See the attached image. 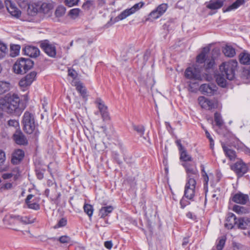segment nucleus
<instances>
[{
    "label": "nucleus",
    "mask_w": 250,
    "mask_h": 250,
    "mask_svg": "<svg viewBox=\"0 0 250 250\" xmlns=\"http://www.w3.org/2000/svg\"><path fill=\"white\" fill-rule=\"evenodd\" d=\"M2 99L4 112L19 116L24 108L22 104L20 103V98L17 94H8Z\"/></svg>",
    "instance_id": "f257e3e1"
},
{
    "label": "nucleus",
    "mask_w": 250,
    "mask_h": 250,
    "mask_svg": "<svg viewBox=\"0 0 250 250\" xmlns=\"http://www.w3.org/2000/svg\"><path fill=\"white\" fill-rule=\"evenodd\" d=\"M22 124L23 129L26 133L30 134L34 133V136L37 137L40 132L37 129V125L35 124L34 115L31 113L26 111L23 116Z\"/></svg>",
    "instance_id": "f03ea898"
},
{
    "label": "nucleus",
    "mask_w": 250,
    "mask_h": 250,
    "mask_svg": "<svg viewBox=\"0 0 250 250\" xmlns=\"http://www.w3.org/2000/svg\"><path fill=\"white\" fill-rule=\"evenodd\" d=\"M237 66V62L231 60L228 62H223L220 66V70L223 75H225L226 79L232 80L235 77V72Z\"/></svg>",
    "instance_id": "7ed1b4c3"
},
{
    "label": "nucleus",
    "mask_w": 250,
    "mask_h": 250,
    "mask_svg": "<svg viewBox=\"0 0 250 250\" xmlns=\"http://www.w3.org/2000/svg\"><path fill=\"white\" fill-rule=\"evenodd\" d=\"M34 65V62L30 59L21 58L16 61L13 66V70L17 74H22L30 69Z\"/></svg>",
    "instance_id": "20e7f679"
},
{
    "label": "nucleus",
    "mask_w": 250,
    "mask_h": 250,
    "mask_svg": "<svg viewBox=\"0 0 250 250\" xmlns=\"http://www.w3.org/2000/svg\"><path fill=\"white\" fill-rule=\"evenodd\" d=\"M182 166L185 168L187 180H195L196 181L199 178V174L194 162H184Z\"/></svg>",
    "instance_id": "39448f33"
},
{
    "label": "nucleus",
    "mask_w": 250,
    "mask_h": 250,
    "mask_svg": "<svg viewBox=\"0 0 250 250\" xmlns=\"http://www.w3.org/2000/svg\"><path fill=\"white\" fill-rule=\"evenodd\" d=\"M185 77L192 80L202 81L203 76L201 75V70L196 65L195 67L187 68L185 72Z\"/></svg>",
    "instance_id": "423d86ee"
},
{
    "label": "nucleus",
    "mask_w": 250,
    "mask_h": 250,
    "mask_svg": "<svg viewBox=\"0 0 250 250\" xmlns=\"http://www.w3.org/2000/svg\"><path fill=\"white\" fill-rule=\"evenodd\" d=\"M36 75L37 73L35 71H32L21 79L19 84L23 91L28 88L33 81L35 80Z\"/></svg>",
    "instance_id": "0eeeda50"
},
{
    "label": "nucleus",
    "mask_w": 250,
    "mask_h": 250,
    "mask_svg": "<svg viewBox=\"0 0 250 250\" xmlns=\"http://www.w3.org/2000/svg\"><path fill=\"white\" fill-rule=\"evenodd\" d=\"M196 181L195 180H187L184 191V197L188 199L192 200L195 196Z\"/></svg>",
    "instance_id": "6e6552de"
},
{
    "label": "nucleus",
    "mask_w": 250,
    "mask_h": 250,
    "mask_svg": "<svg viewBox=\"0 0 250 250\" xmlns=\"http://www.w3.org/2000/svg\"><path fill=\"white\" fill-rule=\"evenodd\" d=\"M40 47L49 56L52 58L55 57L56 48L54 44L50 43L47 40H45L41 42Z\"/></svg>",
    "instance_id": "1a4fd4ad"
},
{
    "label": "nucleus",
    "mask_w": 250,
    "mask_h": 250,
    "mask_svg": "<svg viewBox=\"0 0 250 250\" xmlns=\"http://www.w3.org/2000/svg\"><path fill=\"white\" fill-rule=\"evenodd\" d=\"M13 139L15 142L21 146H26L28 141L24 134L20 129H17L13 135Z\"/></svg>",
    "instance_id": "9d476101"
},
{
    "label": "nucleus",
    "mask_w": 250,
    "mask_h": 250,
    "mask_svg": "<svg viewBox=\"0 0 250 250\" xmlns=\"http://www.w3.org/2000/svg\"><path fill=\"white\" fill-rule=\"evenodd\" d=\"M95 103L101 113L103 121L109 120L110 117L107 111V107L104 104V102L101 99L99 98L96 100Z\"/></svg>",
    "instance_id": "9b49d317"
},
{
    "label": "nucleus",
    "mask_w": 250,
    "mask_h": 250,
    "mask_svg": "<svg viewBox=\"0 0 250 250\" xmlns=\"http://www.w3.org/2000/svg\"><path fill=\"white\" fill-rule=\"evenodd\" d=\"M217 88L216 85L213 83H205L200 86L199 90L204 95L211 96L216 92Z\"/></svg>",
    "instance_id": "f8f14e48"
},
{
    "label": "nucleus",
    "mask_w": 250,
    "mask_h": 250,
    "mask_svg": "<svg viewBox=\"0 0 250 250\" xmlns=\"http://www.w3.org/2000/svg\"><path fill=\"white\" fill-rule=\"evenodd\" d=\"M198 101L199 104L203 108L208 110H211L214 108L216 104L214 101L208 100L203 96H200L198 98Z\"/></svg>",
    "instance_id": "ddd939ff"
},
{
    "label": "nucleus",
    "mask_w": 250,
    "mask_h": 250,
    "mask_svg": "<svg viewBox=\"0 0 250 250\" xmlns=\"http://www.w3.org/2000/svg\"><path fill=\"white\" fill-rule=\"evenodd\" d=\"M232 169L239 177L242 176L248 170L246 165L242 161L236 162L232 167Z\"/></svg>",
    "instance_id": "4468645a"
},
{
    "label": "nucleus",
    "mask_w": 250,
    "mask_h": 250,
    "mask_svg": "<svg viewBox=\"0 0 250 250\" xmlns=\"http://www.w3.org/2000/svg\"><path fill=\"white\" fill-rule=\"evenodd\" d=\"M68 77L71 84L75 86L76 89L78 91V78L76 71L73 68H68Z\"/></svg>",
    "instance_id": "2eb2a0df"
},
{
    "label": "nucleus",
    "mask_w": 250,
    "mask_h": 250,
    "mask_svg": "<svg viewBox=\"0 0 250 250\" xmlns=\"http://www.w3.org/2000/svg\"><path fill=\"white\" fill-rule=\"evenodd\" d=\"M232 200L237 204L245 205L249 202V197L247 194L239 192L234 194Z\"/></svg>",
    "instance_id": "dca6fc26"
},
{
    "label": "nucleus",
    "mask_w": 250,
    "mask_h": 250,
    "mask_svg": "<svg viewBox=\"0 0 250 250\" xmlns=\"http://www.w3.org/2000/svg\"><path fill=\"white\" fill-rule=\"evenodd\" d=\"M24 54L32 58H36L39 55L40 51L38 48L33 46H26L23 49Z\"/></svg>",
    "instance_id": "f3484780"
},
{
    "label": "nucleus",
    "mask_w": 250,
    "mask_h": 250,
    "mask_svg": "<svg viewBox=\"0 0 250 250\" xmlns=\"http://www.w3.org/2000/svg\"><path fill=\"white\" fill-rule=\"evenodd\" d=\"M6 8L10 15L14 17L19 18L21 15V12L18 8L15 6V4L12 3L11 1L6 3Z\"/></svg>",
    "instance_id": "a211bd4d"
},
{
    "label": "nucleus",
    "mask_w": 250,
    "mask_h": 250,
    "mask_svg": "<svg viewBox=\"0 0 250 250\" xmlns=\"http://www.w3.org/2000/svg\"><path fill=\"white\" fill-rule=\"evenodd\" d=\"M3 221L4 224L9 228H12V227L19 223L17 215L13 214L6 216Z\"/></svg>",
    "instance_id": "6ab92c4d"
},
{
    "label": "nucleus",
    "mask_w": 250,
    "mask_h": 250,
    "mask_svg": "<svg viewBox=\"0 0 250 250\" xmlns=\"http://www.w3.org/2000/svg\"><path fill=\"white\" fill-rule=\"evenodd\" d=\"M237 220L235 215L232 213H229L226 218L225 227L228 229H232L235 226H236Z\"/></svg>",
    "instance_id": "aec40b11"
},
{
    "label": "nucleus",
    "mask_w": 250,
    "mask_h": 250,
    "mask_svg": "<svg viewBox=\"0 0 250 250\" xmlns=\"http://www.w3.org/2000/svg\"><path fill=\"white\" fill-rule=\"evenodd\" d=\"M24 152L21 149L16 150L12 154L11 162L13 164H19L23 158Z\"/></svg>",
    "instance_id": "412c9836"
},
{
    "label": "nucleus",
    "mask_w": 250,
    "mask_h": 250,
    "mask_svg": "<svg viewBox=\"0 0 250 250\" xmlns=\"http://www.w3.org/2000/svg\"><path fill=\"white\" fill-rule=\"evenodd\" d=\"M88 96L89 94L86 88L83 83L79 82V99L82 98L83 101L82 104L86 103Z\"/></svg>",
    "instance_id": "4be33fe9"
},
{
    "label": "nucleus",
    "mask_w": 250,
    "mask_h": 250,
    "mask_svg": "<svg viewBox=\"0 0 250 250\" xmlns=\"http://www.w3.org/2000/svg\"><path fill=\"white\" fill-rule=\"evenodd\" d=\"M225 0H210L207 5V7L211 10L220 8L223 5Z\"/></svg>",
    "instance_id": "5701e85b"
},
{
    "label": "nucleus",
    "mask_w": 250,
    "mask_h": 250,
    "mask_svg": "<svg viewBox=\"0 0 250 250\" xmlns=\"http://www.w3.org/2000/svg\"><path fill=\"white\" fill-rule=\"evenodd\" d=\"M236 226L238 228L245 229L250 227V218H240L238 219Z\"/></svg>",
    "instance_id": "b1692460"
},
{
    "label": "nucleus",
    "mask_w": 250,
    "mask_h": 250,
    "mask_svg": "<svg viewBox=\"0 0 250 250\" xmlns=\"http://www.w3.org/2000/svg\"><path fill=\"white\" fill-rule=\"evenodd\" d=\"M33 197V195L32 194H29L25 199V204L28 208L30 209H32L35 210H39L40 208V205L36 202H32L30 201Z\"/></svg>",
    "instance_id": "393cba45"
},
{
    "label": "nucleus",
    "mask_w": 250,
    "mask_h": 250,
    "mask_svg": "<svg viewBox=\"0 0 250 250\" xmlns=\"http://www.w3.org/2000/svg\"><path fill=\"white\" fill-rule=\"evenodd\" d=\"M240 62L243 64H250V53L244 51L239 56Z\"/></svg>",
    "instance_id": "a878e982"
},
{
    "label": "nucleus",
    "mask_w": 250,
    "mask_h": 250,
    "mask_svg": "<svg viewBox=\"0 0 250 250\" xmlns=\"http://www.w3.org/2000/svg\"><path fill=\"white\" fill-rule=\"evenodd\" d=\"M223 52L226 56L230 58L233 57L236 54L235 49L231 46L227 45L223 48Z\"/></svg>",
    "instance_id": "bb28decb"
},
{
    "label": "nucleus",
    "mask_w": 250,
    "mask_h": 250,
    "mask_svg": "<svg viewBox=\"0 0 250 250\" xmlns=\"http://www.w3.org/2000/svg\"><path fill=\"white\" fill-rule=\"evenodd\" d=\"M113 210V208L111 206L102 207L99 212V216L101 218H104L110 213Z\"/></svg>",
    "instance_id": "cd10ccee"
},
{
    "label": "nucleus",
    "mask_w": 250,
    "mask_h": 250,
    "mask_svg": "<svg viewBox=\"0 0 250 250\" xmlns=\"http://www.w3.org/2000/svg\"><path fill=\"white\" fill-rule=\"evenodd\" d=\"M215 78L216 81L219 85L223 87L226 86V78L225 75L222 74L221 72H220V73L216 74Z\"/></svg>",
    "instance_id": "c85d7f7f"
},
{
    "label": "nucleus",
    "mask_w": 250,
    "mask_h": 250,
    "mask_svg": "<svg viewBox=\"0 0 250 250\" xmlns=\"http://www.w3.org/2000/svg\"><path fill=\"white\" fill-rule=\"evenodd\" d=\"M222 147L226 155L231 160L234 159L236 157L235 152L226 146L224 144L222 145Z\"/></svg>",
    "instance_id": "c756f323"
},
{
    "label": "nucleus",
    "mask_w": 250,
    "mask_h": 250,
    "mask_svg": "<svg viewBox=\"0 0 250 250\" xmlns=\"http://www.w3.org/2000/svg\"><path fill=\"white\" fill-rule=\"evenodd\" d=\"M245 3V0H236L231 5L229 6L224 12H228L238 8Z\"/></svg>",
    "instance_id": "7c9ffc66"
},
{
    "label": "nucleus",
    "mask_w": 250,
    "mask_h": 250,
    "mask_svg": "<svg viewBox=\"0 0 250 250\" xmlns=\"http://www.w3.org/2000/svg\"><path fill=\"white\" fill-rule=\"evenodd\" d=\"M132 14L133 13L130 9H126L115 18L114 22H117L119 21L123 20Z\"/></svg>",
    "instance_id": "2f4dec72"
},
{
    "label": "nucleus",
    "mask_w": 250,
    "mask_h": 250,
    "mask_svg": "<svg viewBox=\"0 0 250 250\" xmlns=\"http://www.w3.org/2000/svg\"><path fill=\"white\" fill-rule=\"evenodd\" d=\"M180 153V159L183 161L184 162H192V158L190 155H189L187 150L185 149L181 151Z\"/></svg>",
    "instance_id": "473e14b6"
},
{
    "label": "nucleus",
    "mask_w": 250,
    "mask_h": 250,
    "mask_svg": "<svg viewBox=\"0 0 250 250\" xmlns=\"http://www.w3.org/2000/svg\"><path fill=\"white\" fill-rule=\"evenodd\" d=\"M10 83L7 81H0V95L2 94L9 90Z\"/></svg>",
    "instance_id": "72a5a7b5"
},
{
    "label": "nucleus",
    "mask_w": 250,
    "mask_h": 250,
    "mask_svg": "<svg viewBox=\"0 0 250 250\" xmlns=\"http://www.w3.org/2000/svg\"><path fill=\"white\" fill-rule=\"evenodd\" d=\"M8 52L7 45L0 41V59L4 58L7 55Z\"/></svg>",
    "instance_id": "f704fd0d"
},
{
    "label": "nucleus",
    "mask_w": 250,
    "mask_h": 250,
    "mask_svg": "<svg viewBox=\"0 0 250 250\" xmlns=\"http://www.w3.org/2000/svg\"><path fill=\"white\" fill-rule=\"evenodd\" d=\"M233 210L238 214H246L249 212V209L246 207L239 205H234Z\"/></svg>",
    "instance_id": "c9c22d12"
},
{
    "label": "nucleus",
    "mask_w": 250,
    "mask_h": 250,
    "mask_svg": "<svg viewBox=\"0 0 250 250\" xmlns=\"http://www.w3.org/2000/svg\"><path fill=\"white\" fill-rule=\"evenodd\" d=\"M51 239L53 240H57L62 244H68L72 242L71 238L67 235H63L58 238H52Z\"/></svg>",
    "instance_id": "e433bc0d"
},
{
    "label": "nucleus",
    "mask_w": 250,
    "mask_h": 250,
    "mask_svg": "<svg viewBox=\"0 0 250 250\" xmlns=\"http://www.w3.org/2000/svg\"><path fill=\"white\" fill-rule=\"evenodd\" d=\"M215 65L214 60L213 59H207L204 63L205 68L208 71L211 69H213Z\"/></svg>",
    "instance_id": "4c0bfd02"
},
{
    "label": "nucleus",
    "mask_w": 250,
    "mask_h": 250,
    "mask_svg": "<svg viewBox=\"0 0 250 250\" xmlns=\"http://www.w3.org/2000/svg\"><path fill=\"white\" fill-rule=\"evenodd\" d=\"M197 62L199 64L205 63L207 60V58L206 57V54L204 52H202L199 55H198L197 57Z\"/></svg>",
    "instance_id": "58836bf2"
},
{
    "label": "nucleus",
    "mask_w": 250,
    "mask_h": 250,
    "mask_svg": "<svg viewBox=\"0 0 250 250\" xmlns=\"http://www.w3.org/2000/svg\"><path fill=\"white\" fill-rule=\"evenodd\" d=\"M132 126L133 129L136 131L141 137L144 135L145 129L143 125H133Z\"/></svg>",
    "instance_id": "ea45409f"
},
{
    "label": "nucleus",
    "mask_w": 250,
    "mask_h": 250,
    "mask_svg": "<svg viewBox=\"0 0 250 250\" xmlns=\"http://www.w3.org/2000/svg\"><path fill=\"white\" fill-rule=\"evenodd\" d=\"M65 7L63 6L60 5L55 11V15L57 17H61L65 14Z\"/></svg>",
    "instance_id": "a19ab883"
},
{
    "label": "nucleus",
    "mask_w": 250,
    "mask_h": 250,
    "mask_svg": "<svg viewBox=\"0 0 250 250\" xmlns=\"http://www.w3.org/2000/svg\"><path fill=\"white\" fill-rule=\"evenodd\" d=\"M168 8L167 4L166 3H162L158 5L156 8L157 12H158L161 16H162L167 11Z\"/></svg>",
    "instance_id": "79ce46f5"
},
{
    "label": "nucleus",
    "mask_w": 250,
    "mask_h": 250,
    "mask_svg": "<svg viewBox=\"0 0 250 250\" xmlns=\"http://www.w3.org/2000/svg\"><path fill=\"white\" fill-rule=\"evenodd\" d=\"M53 8V5L51 3L44 2L43 3L41 7V9L42 10V11L47 13L48 11Z\"/></svg>",
    "instance_id": "37998d69"
},
{
    "label": "nucleus",
    "mask_w": 250,
    "mask_h": 250,
    "mask_svg": "<svg viewBox=\"0 0 250 250\" xmlns=\"http://www.w3.org/2000/svg\"><path fill=\"white\" fill-rule=\"evenodd\" d=\"M83 209L84 212L88 215L89 217H91L93 212V208L91 205L89 204H85L83 206Z\"/></svg>",
    "instance_id": "c03bdc74"
},
{
    "label": "nucleus",
    "mask_w": 250,
    "mask_h": 250,
    "mask_svg": "<svg viewBox=\"0 0 250 250\" xmlns=\"http://www.w3.org/2000/svg\"><path fill=\"white\" fill-rule=\"evenodd\" d=\"M94 6L93 0H87L82 5V8L85 10H88Z\"/></svg>",
    "instance_id": "a18cd8bd"
},
{
    "label": "nucleus",
    "mask_w": 250,
    "mask_h": 250,
    "mask_svg": "<svg viewBox=\"0 0 250 250\" xmlns=\"http://www.w3.org/2000/svg\"><path fill=\"white\" fill-rule=\"evenodd\" d=\"M19 222H22L24 224H31L34 222L33 220H28L27 216H21L17 215Z\"/></svg>",
    "instance_id": "49530a36"
},
{
    "label": "nucleus",
    "mask_w": 250,
    "mask_h": 250,
    "mask_svg": "<svg viewBox=\"0 0 250 250\" xmlns=\"http://www.w3.org/2000/svg\"><path fill=\"white\" fill-rule=\"evenodd\" d=\"M161 16H162L158 12H157L155 9L149 13L148 19H150L151 20H155L159 18Z\"/></svg>",
    "instance_id": "de8ad7c7"
},
{
    "label": "nucleus",
    "mask_w": 250,
    "mask_h": 250,
    "mask_svg": "<svg viewBox=\"0 0 250 250\" xmlns=\"http://www.w3.org/2000/svg\"><path fill=\"white\" fill-rule=\"evenodd\" d=\"M214 121L217 126H221L222 125L223 122L222 120L221 116L218 112H216L214 114Z\"/></svg>",
    "instance_id": "09e8293b"
},
{
    "label": "nucleus",
    "mask_w": 250,
    "mask_h": 250,
    "mask_svg": "<svg viewBox=\"0 0 250 250\" xmlns=\"http://www.w3.org/2000/svg\"><path fill=\"white\" fill-rule=\"evenodd\" d=\"M67 219L65 218H61L58 222L57 224L55 226V228H59L63 227L67 224Z\"/></svg>",
    "instance_id": "8fccbe9b"
},
{
    "label": "nucleus",
    "mask_w": 250,
    "mask_h": 250,
    "mask_svg": "<svg viewBox=\"0 0 250 250\" xmlns=\"http://www.w3.org/2000/svg\"><path fill=\"white\" fill-rule=\"evenodd\" d=\"M69 15L73 19H75L78 17V8H74L70 10Z\"/></svg>",
    "instance_id": "3c124183"
},
{
    "label": "nucleus",
    "mask_w": 250,
    "mask_h": 250,
    "mask_svg": "<svg viewBox=\"0 0 250 250\" xmlns=\"http://www.w3.org/2000/svg\"><path fill=\"white\" fill-rule=\"evenodd\" d=\"M19 6L21 8H25L28 6L30 3L29 0H17Z\"/></svg>",
    "instance_id": "603ef678"
},
{
    "label": "nucleus",
    "mask_w": 250,
    "mask_h": 250,
    "mask_svg": "<svg viewBox=\"0 0 250 250\" xmlns=\"http://www.w3.org/2000/svg\"><path fill=\"white\" fill-rule=\"evenodd\" d=\"M64 3L68 7H72L78 4V0H65Z\"/></svg>",
    "instance_id": "864d4df0"
},
{
    "label": "nucleus",
    "mask_w": 250,
    "mask_h": 250,
    "mask_svg": "<svg viewBox=\"0 0 250 250\" xmlns=\"http://www.w3.org/2000/svg\"><path fill=\"white\" fill-rule=\"evenodd\" d=\"M225 241L226 240L224 238H222L219 240V242L216 246L217 250H222L223 249L225 244Z\"/></svg>",
    "instance_id": "5fc2aeb1"
},
{
    "label": "nucleus",
    "mask_w": 250,
    "mask_h": 250,
    "mask_svg": "<svg viewBox=\"0 0 250 250\" xmlns=\"http://www.w3.org/2000/svg\"><path fill=\"white\" fill-rule=\"evenodd\" d=\"M203 172V176L204 177V188H206L207 187L208 181V177L207 174V173L205 171L204 168H203L202 170Z\"/></svg>",
    "instance_id": "6e6d98bb"
},
{
    "label": "nucleus",
    "mask_w": 250,
    "mask_h": 250,
    "mask_svg": "<svg viewBox=\"0 0 250 250\" xmlns=\"http://www.w3.org/2000/svg\"><path fill=\"white\" fill-rule=\"evenodd\" d=\"M143 6V4H141L140 3L135 4L133 6H132L130 9L132 12L133 14L136 11L139 10L140 7Z\"/></svg>",
    "instance_id": "4d7b16f0"
},
{
    "label": "nucleus",
    "mask_w": 250,
    "mask_h": 250,
    "mask_svg": "<svg viewBox=\"0 0 250 250\" xmlns=\"http://www.w3.org/2000/svg\"><path fill=\"white\" fill-rule=\"evenodd\" d=\"M180 203L181 205V208H184L186 206L190 204V203L188 201L185 200L184 197L182 198V199L180 201Z\"/></svg>",
    "instance_id": "13d9d810"
},
{
    "label": "nucleus",
    "mask_w": 250,
    "mask_h": 250,
    "mask_svg": "<svg viewBox=\"0 0 250 250\" xmlns=\"http://www.w3.org/2000/svg\"><path fill=\"white\" fill-rule=\"evenodd\" d=\"M8 125L11 126H19V123L15 120H10L8 122Z\"/></svg>",
    "instance_id": "bf43d9fd"
},
{
    "label": "nucleus",
    "mask_w": 250,
    "mask_h": 250,
    "mask_svg": "<svg viewBox=\"0 0 250 250\" xmlns=\"http://www.w3.org/2000/svg\"><path fill=\"white\" fill-rule=\"evenodd\" d=\"M104 247L107 249H111L113 246V244L111 241H105L104 244Z\"/></svg>",
    "instance_id": "052dcab7"
},
{
    "label": "nucleus",
    "mask_w": 250,
    "mask_h": 250,
    "mask_svg": "<svg viewBox=\"0 0 250 250\" xmlns=\"http://www.w3.org/2000/svg\"><path fill=\"white\" fill-rule=\"evenodd\" d=\"M12 188V184L10 183H7L4 184L1 187V188L2 189H9Z\"/></svg>",
    "instance_id": "680f3d73"
},
{
    "label": "nucleus",
    "mask_w": 250,
    "mask_h": 250,
    "mask_svg": "<svg viewBox=\"0 0 250 250\" xmlns=\"http://www.w3.org/2000/svg\"><path fill=\"white\" fill-rule=\"evenodd\" d=\"M5 159V156L4 152L0 150V164L4 162Z\"/></svg>",
    "instance_id": "e2e57ef3"
},
{
    "label": "nucleus",
    "mask_w": 250,
    "mask_h": 250,
    "mask_svg": "<svg viewBox=\"0 0 250 250\" xmlns=\"http://www.w3.org/2000/svg\"><path fill=\"white\" fill-rule=\"evenodd\" d=\"M13 176V174L12 173H3L2 175V177L4 179H9L12 178Z\"/></svg>",
    "instance_id": "0e129e2a"
},
{
    "label": "nucleus",
    "mask_w": 250,
    "mask_h": 250,
    "mask_svg": "<svg viewBox=\"0 0 250 250\" xmlns=\"http://www.w3.org/2000/svg\"><path fill=\"white\" fill-rule=\"evenodd\" d=\"M11 49L12 50H15V55H17L19 54L20 49V46L18 45H15L14 46H11Z\"/></svg>",
    "instance_id": "69168bd1"
},
{
    "label": "nucleus",
    "mask_w": 250,
    "mask_h": 250,
    "mask_svg": "<svg viewBox=\"0 0 250 250\" xmlns=\"http://www.w3.org/2000/svg\"><path fill=\"white\" fill-rule=\"evenodd\" d=\"M176 144L178 147V149H179V151H181L185 149V148L183 146L181 143V141L180 140H176Z\"/></svg>",
    "instance_id": "338daca9"
},
{
    "label": "nucleus",
    "mask_w": 250,
    "mask_h": 250,
    "mask_svg": "<svg viewBox=\"0 0 250 250\" xmlns=\"http://www.w3.org/2000/svg\"><path fill=\"white\" fill-rule=\"evenodd\" d=\"M187 216L188 218L191 219L193 220L196 219V216L191 212H188L187 213Z\"/></svg>",
    "instance_id": "774afa93"
}]
</instances>
